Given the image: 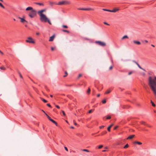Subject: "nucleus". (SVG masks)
<instances>
[{
  "instance_id": "e2e57ef3",
  "label": "nucleus",
  "mask_w": 156,
  "mask_h": 156,
  "mask_svg": "<svg viewBox=\"0 0 156 156\" xmlns=\"http://www.w3.org/2000/svg\"><path fill=\"white\" fill-rule=\"evenodd\" d=\"M130 60L129 59L126 60V61H129Z\"/></svg>"
},
{
  "instance_id": "8fccbe9b",
  "label": "nucleus",
  "mask_w": 156,
  "mask_h": 156,
  "mask_svg": "<svg viewBox=\"0 0 156 156\" xmlns=\"http://www.w3.org/2000/svg\"><path fill=\"white\" fill-rule=\"evenodd\" d=\"M54 48L53 47H52L51 48V49L52 51L54 50Z\"/></svg>"
},
{
  "instance_id": "37998d69",
  "label": "nucleus",
  "mask_w": 156,
  "mask_h": 156,
  "mask_svg": "<svg viewBox=\"0 0 156 156\" xmlns=\"http://www.w3.org/2000/svg\"><path fill=\"white\" fill-rule=\"evenodd\" d=\"M132 73V72H131V71H130V72H129V73H128V74L129 75H130Z\"/></svg>"
},
{
  "instance_id": "bf43d9fd",
  "label": "nucleus",
  "mask_w": 156,
  "mask_h": 156,
  "mask_svg": "<svg viewBox=\"0 0 156 156\" xmlns=\"http://www.w3.org/2000/svg\"><path fill=\"white\" fill-rule=\"evenodd\" d=\"M42 111L43 112H44L45 114H46V113L43 110H42Z\"/></svg>"
},
{
  "instance_id": "20e7f679",
  "label": "nucleus",
  "mask_w": 156,
  "mask_h": 156,
  "mask_svg": "<svg viewBox=\"0 0 156 156\" xmlns=\"http://www.w3.org/2000/svg\"><path fill=\"white\" fill-rule=\"evenodd\" d=\"M41 21L42 22H48L50 24V25L51 24V22L50 21L49 19H48V18L47 17V16L46 17H45V18H44L42 20H41Z\"/></svg>"
},
{
  "instance_id": "6ab92c4d",
  "label": "nucleus",
  "mask_w": 156,
  "mask_h": 156,
  "mask_svg": "<svg viewBox=\"0 0 156 156\" xmlns=\"http://www.w3.org/2000/svg\"><path fill=\"white\" fill-rule=\"evenodd\" d=\"M0 69L1 70H5L6 69V68H5L4 67L1 66V67H0Z\"/></svg>"
},
{
  "instance_id": "c756f323",
  "label": "nucleus",
  "mask_w": 156,
  "mask_h": 156,
  "mask_svg": "<svg viewBox=\"0 0 156 156\" xmlns=\"http://www.w3.org/2000/svg\"><path fill=\"white\" fill-rule=\"evenodd\" d=\"M129 147L128 144H126L124 147V148H126Z\"/></svg>"
},
{
  "instance_id": "c03bdc74",
  "label": "nucleus",
  "mask_w": 156,
  "mask_h": 156,
  "mask_svg": "<svg viewBox=\"0 0 156 156\" xmlns=\"http://www.w3.org/2000/svg\"><path fill=\"white\" fill-rule=\"evenodd\" d=\"M55 107H56L58 108H60V107L58 105H55Z\"/></svg>"
},
{
  "instance_id": "4d7b16f0",
  "label": "nucleus",
  "mask_w": 156,
  "mask_h": 156,
  "mask_svg": "<svg viewBox=\"0 0 156 156\" xmlns=\"http://www.w3.org/2000/svg\"><path fill=\"white\" fill-rule=\"evenodd\" d=\"M151 46H152L153 47H155L154 45H153L152 44H151Z\"/></svg>"
},
{
  "instance_id": "f8f14e48",
  "label": "nucleus",
  "mask_w": 156,
  "mask_h": 156,
  "mask_svg": "<svg viewBox=\"0 0 156 156\" xmlns=\"http://www.w3.org/2000/svg\"><path fill=\"white\" fill-rule=\"evenodd\" d=\"M34 10L33 9V8L32 7H28L26 8V11H29V10Z\"/></svg>"
},
{
  "instance_id": "3c124183",
  "label": "nucleus",
  "mask_w": 156,
  "mask_h": 156,
  "mask_svg": "<svg viewBox=\"0 0 156 156\" xmlns=\"http://www.w3.org/2000/svg\"><path fill=\"white\" fill-rule=\"evenodd\" d=\"M81 76H82V74H80L79 75L78 78H80V77H81Z\"/></svg>"
},
{
  "instance_id": "052dcab7",
  "label": "nucleus",
  "mask_w": 156,
  "mask_h": 156,
  "mask_svg": "<svg viewBox=\"0 0 156 156\" xmlns=\"http://www.w3.org/2000/svg\"><path fill=\"white\" fill-rule=\"evenodd\" d=\"M50 96L51 98L53 97V95H50Z\"/></svg>"
},
{
  "instance_id": "7ed1b4c3",
  "label": "nucleus",
  "mask_w": 156,
  "mask_h": 156,
  "mask_svg": "<svg viewBox=\"0 0 156 156\" xmlns=\"http://www.w3.org/2000/svg\"><path fill=\"white\" fill-rule=\"evenodd\" d=\"M26 41L30 43L34 44L35 43L33 38L31 37H28L27 39L26 40Z\"/></svg>"
},
{
  "instance_id": "49530a36",
  "label": "nucleus",
  "mask_w": 156,
  "mask_h": 156,
  "mask_svg": "<svg viewBox=\"0 0 156 156\" xmlns=\"http://www.w3.org/2000/svg\"><path fill=\"white\" fill-rule=\"evenodd\" d=\"M62 113H63V115L65 116V112L64 111H62Z\"/></svg>"
},
{
  "instance_id": "13d9d810",
  "label": "nucleus",
  "mask_w": 156,
  "mask_h": 156,
  "mask_svg": "<svg viewBox=\"0 0 156 156\" xmlns=\"http://www.w3.org/2000/svg\"><path fill=\"white\" fill-rule=\"evenodd\" d=\"M145 42H146V43H147V42H148V41H147V40H145Z\"/></svg>"
},
{
  "instance_id": "5701e85b",
  "label": "nucleus",
  "mask_w": 156,
  "mask_h": 156,
  "mask_svg": "<svg viewBox=\"0 0 156 156\" xmlns=\"http://www.w3.org/2000/svg\"><path fill=\"white\" fill-rule=\"evenodd\" d=\"M90 88L89 87L87 91V94H89L90 93Z\"/></svg>"
},
{
  "instance_id": "a878e982",
  "label": "nucleus",
  "mask_w": 156,
  "mask_h": 156,
  "mask_svg": "<svg viewBox=\"0 0 156 156\" xmlns=\"http://www.w3.org/2000/svg\"><path fill=\"white\" fill-rule=\"evenodd\" d=\"M111 91L109 90H107L105 92V94H108Z\"/></svg>"
},
{
  "instance_id": "393cba45",
  "label": "nucleus",
  "mask_w": 156,
  "mask_h": 156,
  "mask_svg": "<svg viewBox=\"0 0 156 156\" xmlns=\"http://www.w3.org/2000/svg\"><path fill=\"white\" fill-rule=\"evenodd\" d=\"M128 38V36L127 35H125L122 38V39H123L125 38Z\"/></svg>"
},
{
  "instance_id": "5fc2aeb1",
  "label": "nucleus",
  "mask_w": 156,
  "mask_h": 156,
  "mask_svg": "<svg viewBox=\"0 0 156 156\" xmlns=\"http://www.w3.org/2000/svg\"><path fill=\"white\" fill-rule=\"evenodd\" d=\"M70 128L73 129H74V127H73V126H71V127H70Z\"/></svg>"
},
{
  "instance_id": "774afa93",
  "label": "nucleus",
  "mask_w": 156,
  "mask_h": 156,
  "mask_svg": "<svg viewBox=\"0 0 156 156\" xmlns=\"http://www.w3.org/2000/svg\"><path fill=\"white\" fill-rule=\"evenodd\" d=\"M68 86H71V85H68Z\"/></svg>"
},
{
  "instance_id": "a18cd8bd",
  "label": "nucleus",
  "mask_w": 156,
  "mask_h": 156,
  "mask_svg": "<svg viewBox=\"0 0 156 156\" xmlns=\"http://www.w3.org/2000/svg\"><path fill=\"white\" fill-rule=\"evenodd\" d=\"M112 68H113V66H111L109 67V69L110 70H111V69H112Z\"/></svg>"
},
{
  "instance_id": "f03ea898",
  "label": "nucleus",
  "mask_w": 156,
  "mask_h": 156,
  "mask_svg": "<svg viewBox=\"0 0 156 156\" xmlns=\"http://www.w3.org/2000/svg\"><path fill=\"white\" fill-rule=\"evenodd\" d=\"M37 14L36 11L35 10H33L29 12L28 16L31 18H33Z\"/></svg>"
},
{
  "instance_id": "473e14b6",
  "label": "nucleus",
  "mask_w": 156,
  "mask_h": 156,
  "mask_svg": "<svg viewBox=\"0 0 156 156\" xmlns=\"http://www.w3.org/2000/svg\"><path fill=\"white\" fill-rule=\"evenodd\" d=\"M67 74H67V72L66 71L65 72V75L63 76V77H66V76H67Z\"/></svg>"
},
{
  "instance_id": "a211bd4d",
  "label": "nucleus",
  "mask_w": 156,
  "mask_h": 156,
  "mask_svg": "<svg viewBox=\"0 0 156 156\" xmlns=\"http://www.w3.org/2000/svg\"><path fill=\"white\" fill-rule=\"evenodd\" d=\"M112 125H113L112 124L108 127L107 129L108 131L110 132V129H111V127H112Z\"/></svg>"
},
{
  "instance_id": "69168bd1",
  "label": "nucleus",
  "mask_w": 156,
  "mask_h": 156,
  "mask_svg": "<svg viewBox=\"0 0 156 156\" xmlns=\"http://www.w3.org/2000/svg\"><path fill=\"white\" fill-rule=\"evenodd\" d=\"M154 112H156V111H155V110H154Z\"/></svg>"
},
{
  "instance_id": "6e6552de",
  "label": "nucleus",
  "mask_w": 156,
  "mask_h": 156,
  "mask_svg": "<svg viewBox=\"0 0 156 156\" xmlns=\"http://www.w3.org/2000/svg\"><path fill=\"white\" fill-rule=\"evenodd\" d=\"M78 9L80 10H86V11H89L90 10H93V9L91 8H79Z\"/></svg>"
},
{
  "instance_id": "9b49d317",
  "label": "nucleus",
  "mask_w": 156,
  "mask_h": 156,
  "mask_svg": "<svg viewBox=\"0 0 156 156\" xmlns=\"http://www.w3.org/2000/svg\"><path fill=\"white\" fill-rule=\"evenodd\" d=\"M64 4H65L64 1L60 2H58V4H57V5H64Z\"/></svg>"
},
{
  "instance_id": "6e6d98bb",
  "label": "nucleus",
  "mask_w": 156,
  "mask_h": 156,
  "mask_svg": "<svg viewBox=\"0 0 156 156\" xmlns=\"http://www.w3.org/2000/svg\"><path fill=\"white\" fill-rule=\"evenodd\" d=\"M100 95V94H98L97 95V96L98 97H99Z\"/></svg>"
},
{
  "instance_id": "09e8293b",
  "label": "nucleus",
  "mask_w": 156,
  "mask_h": 156,
  "mask_svg": "<svg viewBox=\"0 0 156 156\" xmlns=\"http://www.w3.org/2000/svg\"><path fill=\"white\" fill-rule=\"evenodd\" d=\"M0 53L2 55H3V53L0 50Z\"/></svg>"
},
{
  "instance_id": "c9c22d12",
  "label": "nucleus",
  "mask_w": 156,
  "mask_h": 156,
  "mask_svg": "<svg viewBox=\"0 0 156 156\" xmlns=\"http://www.w3.org/2000/svg\"><path fill=\"white\" fill-rule=\"evenodd\" d=\"M62 27L63 28H68V26L66 25H63L62 26Z\"/></svg>"
},
{
  "instance_id": "b1692460",
  "label": "nucleus",
  "mask_w": 156,
  "mask_h": 156,
  "mask_svg": "<svg viewBox=\"0 0 156 156\" xmlns=\"http://www.w3.org/2000/svg\"><path fill=\"white\" fill-rule=\"evenodd\" d=\"M151 103L153 107H155V104L151 100Z\"/></svg>"
},
{
  "instance_id": "58836bf2",
  "label": "nucleus",
  "mask_w": 156,
  "mask_h": 156,
  "mask_svg": "<svg viewBox=\"0 0 156 156\" xmlns=\"http://www.w3.org/2000/svg\"><path fill=\"white\" fill-rule=\"evenodd\" d=\"M92 111H93V110H92V109H91V110H90L89 111V112H88V113H91V112H92Z\"/></svg>"
},
{
  "instance_id": "ddd939ff",
  "label": "nucleus",
  "mask_w": 156,
  "mask_h": 156,
  "mask_svg": "<svg viewBox=\"0 0 156 156\" xmlns=\"http://www.w3.org/2000/svg\"><path fill=\"white\" fill-rule=\"evenodd\" d=\"M54 37H55V36L54 35L51 36L50 37V38L49 39V41H52L54 40Z\"/></svg>"
},
{
  "instance_id": "680f3d73",
  "label": "nucleus",
  "mask_w": 156,
  "mask_h": 156,
  "mask_svg": "<svg viewBox=\"0 0 156 156\" xmlns=\"http://www.w3.org/2000/svg\"><path fill=\"white\" fill-rule=\"evenodd\" d=\"M0 1H1L2 2H3V0H0Z\"/></svg>"
},
{
  "instance_id": "9d476101",
  "label": "nucleus",
  "mask_w": 156,
  "mask_h": 156,
  "mask_svg": "<svg viewBox=\"0 0 156 156\" xmlns=\"http://www.w3.org/2000/svg\"><path fill=\"white\" fill-rule=\"evenodd\" d=\"M119 10V9L115 8L112 10H111V12H115Z\"/></svg>"
},
{
  "instance_id": "412c9836",
  "label": "nucleus",
  "mask_w": 156,
  "mask_h": 156,
  "mask_svg": "<svg viewBox=\"0 0 156 156\" xmlns=\"http://www.w3.org/2000/svg\"><path fill=\"white\" fill-rule=\"evenodd\" d=\"M102 10L103 11H108V12H111V10L108 9H102Z\"/></svg>"
},
{
  "instance_id": "864d4df0",
  "label": "nucleus",
  "mask_w": 156,
  "mask_h": 156,
  "mask_svg": "<svg viewBox=\"0 0 156 156\" xmlns=\"http://www.w3.org/2000/svg\"><path fill=\"white\" fill-rule=\"evenodd\" d=\"M118 126H116L115 127H114V129H116L118 128Z\"/></svg>"
},
{
  "instance_id": "c85d7f7f",
  "label": "nucleus",
  "mask_w": 156,
  "mask_h": 156,
  "mask_svg": "<svg viewBox=\"0 0 156 156\" xmlns=\"http://www.w3.org/2000/svg\"><path fill=\"white\" fill-rule=\"evenodd\" d=\"M41 100L44 103H46L47 102V101L44 98H42L41 99Z\"/></svg>"
},
{
  "instance_id": "f3484780",
  "label": "nucleus",
  "mask_w": 156,
  "mask_h": 156,
  "mask_svg": "<svg viewBox=\"0 0 156 156\" xmlns=\"http://www.w3.org/2000/svg\"><path fill=\"white\" fill-rule=\"evenodd\" d=\"M35 4L36 5H40L43 6L44 5L43 3H42L35 2Z\"/></svg>"
},
{
  "instance_id": "aec40b11",
  "label": "nucleus",
  "mask_w": 156,
  "mask_h": 156,
  "mask_svg": "<svg viewBox=\"0 0 156 156\" xmlns=\"http://www.w3.org/2000/svg\"><path fill=\"white\" fill-rule=\"evenodd\" d=\"M65 4H70V2L69 1H64Z\"/></svg>"
},
{
  "instance_id": "f257e3e1",
  "label": "nucleus",
  "mask_w": 156,
  "mask_h": 156,
  "mask_svg": "<svg viewBox=\"0 0 156 156\" xmlns=\"http://www.w3.org/2000/svg\"><path fill=\"white\" fill-rule=\"evenodd\" d=\"M46 11V9H44L39 10L37 12V13L40 16V20H41L46 17L45 14L43 13V12H45Z\"/></svg>"
},
{
  "instance_id": "cd10ccee",
  "label": "nucleus",
  "mask_w": 156,
  "mask_h": 156,
  "mask_svg": "<svg viewBox=\"0 0 156 156\" xmlns=\"http://www.w3.org/2000/svg\"><path fill=\"white\" fill-rule=\"evenodd\" d=\"M18 73H19V75H20V77L21 78H23V76H22V75L20 73L19 71H18Z\"/></svg>"
},
{
  "instance_id": "0eeeda50",
  "label": "nucleus",
  "mask_w": 156,
  "mask_h": 156,
  "mask_svg": "<svg viewBox=\"0 0 156 156\" xmlns=\"http://www.w3.org/2000/svg\"><path fill=\"white\" fill-rule=\"evenodd\" d=\"M132 62L135 63L139 67V68L143 70L145 72L146 71V70L144 69L141 67V66L136 61L133 60L132 61Z\"/></svg>"
},
{
  "instance_id": "ea45409f",
  "label": "nucleus",
  "mask_w": 156,
  "mask_h": 156,
  "mask_svg": "<svg viewBox=\"0 0 156 156\" xmlns=\"http://www.w3.org/2000/svg\"><path fill=\"white\" fill-rule=\"evenodd\" d=\"M104 24H106V25H109V24H108V23H106V22H104Z\"/></svg>"
},
{
  "instance_id": "423d86ee",
  "label": "nucleus",
  "mask_w": 156,
  "mask_h": 156,
  "mask_svg": "<svg viewBox=\"0 0 156 156\" xmlns=\"http://www.w3.org/2000/svg\"><path fill=\"white\" fill-rule=\"evenodd\" d=\"M46 115L48 118L49 120H50L53 123L55 124L56 125V126H58V124L56 122H55L53 119H51V118L47 114H46Z\"/></svg>"
},
{
  "instance_id": "7c9ffc66",
  "label": "nucleus",
  "mask_w": 156,
  "mask_h": 156,
  "mask_svg": "<svg viewBox=\"0 0 156 156\" xmlns=\"http://www.w3.org/2000/svg\"><path fill=\"white\" fill-rule=\"evenodd\" d=\"M0 6L3 9L5 8V7L0 2Z\"/></svg>"
},
{
  "instance_id": "2f4dec72",
  "label": "nucleus",
  "mask_w": 156,
  "mask_h": 156,
  "mask_svg": "<svg viewBox=\"0 0 156 156\" xmlns=\"http://www.w3.org/2000/svg\"><path fill=\"white\" fill-rule=\"evenodd\" d=\"M102 102L103 104H105L106 103V101L105 99H104L102 101Z\"/></svg>"
},
{
  "instance_id": "bb28decb",
  "label": "nucleus",
  "mask_w": 156,
  "mask_h": 156,
  "mask_svg": "<svg viewBox=\"0 0 156 156\" xmlns=\"http://www.w3.org/2000/svg\"><path fill=\"white\" fill-rule=\"evenodd\" d=\"M82 151H86V152H89V151L88 150L86 149H82Z\"/></svg>"
},
{
  "instance_id": "1a4fd4ad",
  "label": "nucleus",
  "mask_w": 156,
  "mask_h": 156,
  "mask_svg": "<svg viewBox=\"0 0 156 156\" xmlns=\"http://www.w3.org/2000/svg\"><path fill=\"white\" fill-rule=\"evenodd\" d=\"M18 18L19 19H20V21L21 23H23L24 22H26L27 23H28V22L27 21H26V20H25L24 17V16L23 17V18H21V17H18Z\"/></svg>"
},
{
  "instance_id": "39448f33",
  "label": "nucleus",
  "mask_w": 156,
  "mask_h": 156,
  "mask_svg": "<svg viewBox=\"0 0 156 156\" xmlns=\"http://www.w3.org/2000/svg\"><path fill=\"white\" fill-rule=\"evenodd\" d=\"M95 43L101 46H105L106 45V44L105 42L101 41H95Z\"/></svg>"
},
{
  "instance_id": "4c0bfd02",
  "label": "nucleus",
  "mask_w": 156,
  "mask_h": 156,
  "mask_svg": "<svg viewBox=\"0 0 156 156\" xmlns=\"http://www.w3.org/2000/svg\"><path fill=\"white\" fill-rule=\"evenodd\" d=\"M102 145H100L98 146V148L101 149L103 147Z\"/></svg>"
},
{
  "instance_id": "603ef678",
  "label": "nucleus",
  "mask_w": 156,
  "mask_h": 156,
  "mask_svg": "<svg viewBox=\"0 0 156 156\" xmlns=\"http://www.w3.org/2000/svg\"><path fill=\"white\" fill-rule=\"evenodd\" d=\"M36 34L37 35H39L40 34L39 32H37L36 33Z\"/></svg>"
},
{
  "instance_id": "72a5a7b5",
  "label": "nucleus",
  "mask_w": 156,
  "mask_h": 156,
  "mask_svg": "<svg viewBox=\"0 0 156 156\" xmlns=\"http://www.w3.org/2000/svg\"><path fill=\"white\" fill-rule=\"evenodd\" d=\"M62 30L64 32H67L68 33H69V31L68 30Z\"/></svg>"
},
{
  "instance_id": "0e129e2a",
  "label": "nucleus",
  "mask_w": 156,
  "mask_h": 156,
  "mask_svg": "<svg viewBox=\"0 0 156 156\" xmlns=\"http://www.w3.org/2000/svg\"><path fill=\"white\" fill-rule=\"evenodd\" d=\"M112 63H113V61L112 59Z\"/></svg>"
},
{
  "instance_id": "2eb2a0df",
  "label": "nucleus",
  "mask_w": 156,
  "mask_h": 156,
  "mask_svg": "<svg viewBox=\"0 0 156 156\" xmlns=\"http://www.w3.org/2000/svg\"><path fill=\"white\" fill-rule=\"evenodd\" d=\"M133 42L134 43L138 45H140L141 44L140 42L139 41H134Z\"/></svg>"
},
{
  "instance_id": "4468645a",
  "label": "nucleus",
  "mask_w": 156,
  "mask_h": 156,
  "mask_svg": "<svg viewBox=\"0 0 156 156\" xmlns=\"http://www.w3.org/2000/svg\"><path fill=\"white\" fill-rule=\"evenodd\" d=\"M135 136V135H132L129 136L127 138V139H132L133 137H134Z\"/></svg>"
},
{
  "instance_id": "338daca9",
  "label": "nucleus",
  "mask_w": 156,
  "mask_h": 156,
  "mask_svg": "<svg viewBox=\"0 0 156 156\" xmlns=\"http://www.w3.org/2000/svg\"><path fill=\"white\" fill-rule=\"evenodd\" d=\"M14 20L16 21V19H13Z\"/></svg>"
},
{
  "instance_id": "79ce46f5",
  "label": "nucleus",
  "mask_w": 156,
  "mask_h": 156,
  "mask_svg": "<svg viewBox=\"0 0 156 156\" xmlns=\"http://www.w3.org/2000/svg\"><path fill=\"white\" fill-rule=\"evenodd\" d=\"M64 148H65V150L67 151H68V149H67V147H64Z\"/></svg>"
},
{
  "instance_id": "e433bc0d",
  "label": "nucleus",
  "mask_w": 156,
  "mask_h": 156,
  "mask_svg": "<svg viewBox=\"0 0 156 156\" xmlns=\"http://www.w3.org/2000/svg\"><path fill=\"white\" fill-rule=\"evenodd\" d=\"M47 105L49 107H50V108H51V105L49 104H47Z\"/></svg>"
},
{
  "instance_id": "4be33fe9",
  "label": "nucleus",
  "mask_w": 156,
  "mask_h": 156,
  "mask_svg": "<svg viewBox=\"0 0 156 156\" xmlns=\"http://www.w3.org/2000/svg\"><path fill=\"white\" fill-rule=\"evenodd\" d=\"M135 144H137L139 145H141L142 144V143L139 141H135L134 143Z\"/></svg>"
},
{
  "instance_id": "f704fd0d",
  "label": "nucleus",
  "mask_w": 156,
  "mask_h": 156,
  "mask_svg": "<svg viewBox=\"0 0 156 156\" xmlns=\"http://www.w3.org/2000/svg\"><path fill=\"white\" fill-rule=\"evenodd\" d=\"M111 118V117L110 116L108 115L106 117L107 119H110Z\"/></svg>"
},
{
  "instance_id": "a19ab883",
  "label": "nucleus",
  "mask_w": 156,
  "mask_h": 156,
  "mask_svg": "<svg viewBox=\"0 0 156 156\" xmlns=\"http://www.w3.org/2000/svg\"><path fill=\"white\" fill-rule=\"evenodd\" d=\"M104 127V126H100V129H102V128H103Z\"/></svg>"
},
{
  "instance_id": "dca6fc26",
  "label": "nucleus",
  "mask_w": 156,
  "mask_h": 156,
  "mask_svg": "<svg viewBox=\"0 0 156 156\" xmlns=\"http://www.w3.org/2000/svg\"><path fill=\"white\" fill-rule=\"evenodd\" d=\"M141 123L143 124V125H146V126H148L149 127H151V126H149V125H148V124H147L146 123L144 122H141Z\"/></svg>"
},
{
  "instance_id": "de8ad7c7",
  "label": "nucleus",
  "mask_w": 156,
  "mask_h": 156,
  "mask_svg": "<svg viewBox=\"0 0 156 156\" xmlns=\"http://www.w3.org/2000/svg\"><path fill=\"white\" fill-rule=\"evenodd\" d=\"M74 124L75 125H77V124L76 122L74 121Z\"/></svg>"
}]
</instances>
